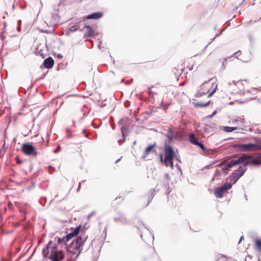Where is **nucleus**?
I'll return each instance as SVG.
<instances>
[{
  "mask_svg": "<svg viewBox=\"0 0 261 261\" xmlns=\"http://www.w3.org/2000/svg\"><path fill=\"white\" fill-rule=\"evenodd\" d=\"M234 148H238L241 151H254L258 149H261V147L258 144H236Z\"/></svg>",
  "mask_w": 261,
  "mask_h": 261,
  "instance_id": "obj_6",
  "label": "nucleus"
},
{
  "mask_svg": "<svg viewBox=\"0 0 261 261\" xmlns=\"http://www.w3.org/2000/svg\"><path fill=\"white\" fill-rule=\"evenodd\" d=\"M42 254L45 257H47L53 261H59L64 258L63 252L61 251H58L56 247H49L43 250Z\"/></svg>",
  "mask_w": 261,
  "mask_h": 261,
  "instance_id": "obj_5",
  "label": "nucleus"
},
{
  "mask_svg": "<svg viewBox=\"0 0 261 261\" xmlns=\"http://www.w3.org/2000/svg\"><path fill=\"white\" fill-rule=\"evenodd\" d=\"M255 247L258 251L261 252V240L257 239L255 240Z\"/></svg>",
  "mask_w": 261,
  "mask_h": 261,
  "instance_id": "obj_17",
  "label": "nucleus"
},
{
  "mask_svg": "<svg viewBox=\"0 0 261 261\" xmlns=\"http://www.w3.org/2000/svg\"><path fill=\"white\" fill-rule=\"evenodd\" d=\"M43 64L45 68L49 69L53 67L54 61L51 57H48L44 60Z\"/></svg>",
  "mask_w": 261,
  "mask_h": 261,
  "instance_id": "obj_12",
  "label": "nucleus"
},
{
  "mask_svg": "<svg viewBox=\"0 0 261 261\" xmlns=\"http://www.w3.org/2000/svg\"><path fill=\"white\" fill-rule=\"evenodd\" d=\"M245 172V169L242 168H240L238 170H236L234 172V173H237V176L240 178L241 177Z\"/></svg>",
  "mask_w": 261,
  "mask_h": 261,
  "instance_id": "obj_18",
  "label": "nucleus"
},
{
  "mask_svg": "<svg viewBox=\"0 0 261 261\" xmlns=\"http://www.w3.org/2000/svg\"><path fill=\"white\" fill-rule=\"evenodd\" d=\"M148 203H149V202L148 201V202H147V203L145 204V206H147V205L148 204Z\"/></svg>",
  "mask_w": 261,
  "mask_h": 261,
  "instance_id": "obj_30",
  "label": "nucleus"
},
{
  "mask_svg": "<svg viewBox=\"0 0 261 261\" xmlns=\"http://www.w3.org/2000/svg\"><path fill=\"white\" fill-rule=\"evenodd\" d=\"M252 159V157L251 155L243 154L238 159L231 160L228 163H227L226 164V168L228 169L240 164H243L244 165H258L261 164V155L256 159Z\"/></svg>",
  "mask_w": 261,
  "mask_h": 261,
  "instance_id": "obj_1",
  "label": "nucleus"
},
{
  "mask_svg": "<svg viewBox=\"0 0 261 261\" xmlns=\"http://www.w3.org/2000/svg\"><path fill=\"white\" fill-rule=\"evenodd\" d=\"M236 174L237 173H234L233 172L230 175H229L228 179L230 180V182L228 183V184H232V186L238 181V180L239 179V177Z\"/></svg>",
  "mask_w": 261,
  "mask_h": 261,
  "instance_id": "obj_14",
  "label": "nucleus"
},
{
  "mask_svg": "<svg viewBox=\"0 0 261 261\" xmlns=\"http://www.w3.org/2000/svg\"><path fill=\"white\" fill-rule=\"evenodd\" d=\"M87 237H79L75 240H74L67 247V251L72 254H76V257H77L83 249V245L86 241Z\"/></svg>",
  "mask_w": 261,
  "mask_h": 261,
  "instance_id": "obj_4",
  "label": "nucleus"
},
{
  "mask_svg": "<svg viewBox=\"0 0 261 261\" xmlns=\"http://www.w3.org/2000/svg\"><path fill=\"white\" fill-rule=\"evenodd\" d=\"M154 88H155V87L153 86H152L150 87H148V93L149 94H157V93H158V91L157 90H152Z\"/></svg>",
  "mask_w": 261,
  "mask_h": 261,
  "instance_id": "obj_21",
  "label": "nucleus"
},
{
  "mask_svg": "<svg viewBox=\"0 0 261 261\" xmlns=\"http://www.w3.org/2000/svg\"><path fill=\"white\" fill-rule=\"evenodd\" d=\"M86 181L85 180H84L82 181L83 183H84Z\"/></svg>",
  "mask_w": 261,
  "mask_h": 261,
  "instance_id": "obj_31",
  "label": "nucleus"
},
{
  "mask_svg": "<svg viewBox=\"0 0 261 261\" xmlns=\"http://www.w3.org/2000/svg\"><path fill=\"white\" fill-rule=\"evenodd\" d=\"M165 156L163 158L162 154L160 155V161L166 167H173V160L175 156L174 151L171 145H165L164 148Z\"/></svg>",
  "mask_w": 261,
  "mask_h": 261,
  "instance_id": "obj_3",
  "label": "nucleus"
},
{
  "mask_svg": "<svg viewBox=\"0 0 261 261\" xmlns=\"http://www.w3.org/2000/svg\"><path fill=\"white\" fill-rule=\"evenodd\" d=\"M70 239H67L66 236L63 237V238H58V243L59 244L64 243L66 244V243L68 242Z\"/></svg>",
  "mask_w": 261,
  "mask_h": 261,
  "instance_id": "obj_19",
  "label": "nucleus"
},
{
  "mask_svg": "<svg viewBox=\"0 0 261 261\" xmlns=\"http://www.w3.org/2000/svg\"><path fill=\"white\" fill-rule=\"evenodd\" d=\"M210 103V101H208L205 103L197 102H194V105L195 107H196L202 108V107H205L208 106Z\"/></svg>",
  "mask_w": 261,
  "mask_h": 261,
  "instance_id": "obj_16",
  "label": "nucleus"
},
{
  "mask_svg": "<svg viewBox=\"0 0 261 261\" xmlns=\"http://www.w3.org/2000/svg\"><path fill=\"white\" fill-rule=\"evenodd\" d=\"M21 150L23 153L27 155L36 156L38 154L36 148L29 143H24L21 147Z\"/></svg>",
  "mask_w": 261,
  "mask_h": 261,
  "instance_id": "obj_7",
  "label": "nucleus"
},
{
  "mask_svg": "<svg viewBox=\"0 0 261 261\" xmlns=\"http://www.w3.org/2000/svg\"><path fill=\"white\" fill-rule=\"evenodd\" d=\"M81 182H79V187H78V188H77V192H79L80 189H81Z\"/></svg>",
  "mask_w": 261,
  "mask_h": 261,
  "instance_id": "obj_24",
  "label": "nucleus"
},
{
  "mask_svg": "<svg viewBox=\"0 0 261 261\" xmlns=\"http://www.w3.org/2000/svg\"><path fill=\"white\" fill-rule=\"evenodd\" d=\"M81 228V226L80 225L76 227L75 228L73 229V230L68 234L66 236L67 239H71L73 237L76 236L80 232Z\"/></svg>",
  "mask_w": 261,
  "mask_h": 261,
  "instance_id": "obj_13",
  "label": "nucleus"
},
{
  "mask_svg": "<svg viewBox=\"0 0 261 261\" xmlns=\"http://www.w3.org/2000/svg\"><path fill=\"white\" fill-rule=\"evenodd\" d=\"M189 141L193 144L197 145L199 147L203 150H205L206 148L204 145L198 141V138H197L194 134H191L189 136Z\"/></svg>",
  "mask_w": 261,
  "mask_h": 261,
  "instance_id": "obj_9",
  "label": "nucleus"
},
{
  "mask_svg": "<svg viewBox=\"0 0 261 261\" xmlns=\"http://www.w3.org/2000/svg\"><path fill=\"white\" fill-rule=\"evenodd\" d=\"M85 28L87 29V32L85 35L87 37H92L94 35V31L92 29V28L90 26L86 25L85 27Z\"/></svg>",
  "mask_w": 261,
  "mask_h": 261,
  "instance_id": "obj_15",
  "label": "nucleus"
},
{
  "mask_svg": "<svg viewBox=\"0 0 261 261\" xmlns=\"http://www.w3.org/2000/svg\"><path fill=\"white\" fill-rule=\"evenodd\" d=\"M242 90H243V89H240L239 91V90H236V91L235 92V93H240V92H241L242 91Z\"/></svg>",
  "mask_w": 261,
  "mask_h": 261,
  "instance_id": "obj_26",
  "label": "nucleus"
},
{
  "mask_svg": "<svg viewBox=\"0 0 261 261\" xmlns=\"http://www.w3.org/2000/svg\"><path fill=\"white\" fill-rule=\"evenodd\" d=\"M243 239V237H241L240 239V241H239V243L241 242V241L242 240V239Z\"/></svg>",
  "mask_w": 261,
  "mask_h": 261,
  "instance_id": "obj_29",
  "label": "nucleus"
},
{
  "mask_svg": "<svg viewBox=\"0 0 261 261\" xmlns=\"http://www.w3.org/2000/svg\"><path fill=\"white\" fill-rule=\"evenodd\" d=\"M235 86L240 88L243 87V85L241 82H237V83L235 85Z\"/></svg>",
  "mask_w": 261,
  "mask_h": 261,
  "instance_id": "obj_22",
  "label": "nucleus"
},
{
  "mask_svg": "<svg viewBox=\"0 0 261 261\" xmlns=\"http://www.w3.org/2000/svg\"><path fill=\"white\" fill-rule=\"evenodd\" d=\"M216 113H217V112H216V111L214 112L213 113L212 115V116H211L210 117H212L213 115H215Z\"/></svg>",
  "mask_w": 261,
  "mask_h": 261,
  "instance_id": "obj_28",
  "label": "nucleus"
},
{
  "mask_svg": "<svg viewBox=\"0 0 261 261\" xmlns=\"http://www.w3.org/2000/svg\"><path fill=\"white\" fill-rule=\"evenodd\" d=\"M156 144L154 143L153 144L149 145L144 150L143 154L142 155V158L145 159L147 158L148 154H149L151 152H155L156 147Z\"/></svg>",
  "mask_w": 261,
  "mask_h": 261,
  "instance_id": "obj_10",
  "label": "nucleus"
},
{
  "mask_svg": "<svg viewBox=\"0 0 261 261\" xmlns=\"http://www.w3.org/2000/svg\"><path fill=\"white\" fill-rule=\"evenodd\" d=\"M0 36H1V38H2V40H4V38H5L4 33L2 32V33H1Z\"/></svg>",
  "mask_w": 261,
  "mask_h": 261,
  "instance_id": "obj_23",
  "label": "nucleus"
},
{
  "mask_svg": "<svg viewBox=\"0 0 261 261\" xmlns=\"http://www.w3.org/2000/svg\"><path fill=\"white\" fill-rule=\"evenodd\" d=\"M103 16V13L100 12L92 13L90 15L85 17L84 18L87 19H98L100 18Z\"/></svg>",
  "mask_w": 261,
  "mask_h": 261,
  "instance_id": "obj_11",
  "label": "nucleus"
},
{
  "mask_svg": "<svg viewBox=\"0 0 261 261\" xmlns=\"http://www.w3.org/2000/svg\"><path fill=\"white\" fill-rule=\"evenodd\" d=\"M121 160V158L120 159H118V160H117L115 162V163H117L118 162H119Z\"/></svg>",
  "mask_w": 261,
  "mask_h": 261,
  "instance_id": "obj_27",
  "label": "nucleus"
},
{
  "mask_svg": "<svg viewBox=\"0 0 261 261\" xmlns=\"http://www.w3.org/2000/svg\"><path fill=\"white\" fill-rule=\"evenodd\" d=\"M217 86L218 84L216 82H213V80L211 79L208 82L203 83L201 85L195 96L200 97L203 94L209 93L208 97H210L216 91Z\"/></svg>",
  "mask_w": 261,
  "mask_h": 261,
  "instance_id": "obj_2",
  "label": "nucleus"
},
{
  "mask_svg": "<svg viewBox=\"0 0 261 261\" xmlns=\"http://www.w3.org/2000/svg\"><path fill=\"white\" fill-rule=\"evenodd\" d=\"M232 184H228L226 182L222 186L218 187L215 190L214 194L217 198H221L223 196L224 194L231 188Z\"/></svg>",
  "mask_w": 261,
  "mask_h": 261,
  "instance_id": "obj_8",
  "label": "nucleus"
},
{
  "mask_svg": "<svg viewBox=\"0 0 261 261\" xmlns=\"http://www.w3.org/2000/svg\"><path fill=\"white\" fill-rule=\"evenodd\" d=\"M150 250L152 254H154L155 253V250L153 248H150Z\"/></svg>",
  "mask_w": 261,
  "mask_h": 261,
  "instance_id": "obj_25",
  "label": "nucleus"
},
{
  "mask_svg": "<svg viewBox=\"0 0 261 261\" xmlns=\"http://www.w3.org/2000/svg\"><path fill=\"white\" fill-rule=\"evenodd\" d=\"M237 129V128L236 127L225 126L224 127L223 130L226 132H231Z\"/></svg>",
  "mask_w": 261,
  "mask_h": 261,
  "instance_id": "obj_20",
  "label": "nucleus"
}]
</instances>
